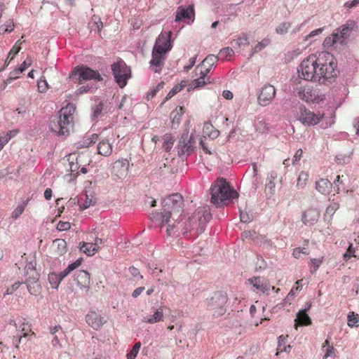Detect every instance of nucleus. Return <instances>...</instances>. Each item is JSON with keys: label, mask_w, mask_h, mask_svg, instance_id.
I'll use <instances>...</instances> for the list:
<instances>
[{"label": "nucleus", "mask_w": 359, "mask_h": 359, "mask_svg": "<svg viewBox=\"0 0 359 359\" xmlns=\"http://www.w3.org/2000/svg\"><path fill=\"white\" fill-rule=\"evenodd\" d=\"M24 207L22 205H18L12 212V217L15 219L18 218L24 212Z\"/></svg>", "instance_id": "nucleus-56"}, {"label": "nucleus", "mask_w": 359, "mask_h": 359, "mask_svg": "<svg viewBox=\"0 0 359 359\" xmlns=\"http://www.w3.org/2000/svg\"><path fill=\"white\" fill-rule=\"evenodd\" d=\"M203 132L205 136H208L212 140L217 138L219 135V131L217 130L211 123L206 122L203 125Z\"/></svg>", "instance_id": "nucleus-28"}, {"label": "nucleus", "mask_w": 359, "mask_h": 359, "mask_svg": "<svg viewBox=\"0 0 359 359\" xmlns=\"http://www.w3.org/2000/svg\"><path fill=\"white\" fill-rule=\"evenodd\" d=\"M22 282H20V281H17L15 282V283H13L10 287H8L7 290H6V294H12L16 290H18L19 288V287L20 286V285L22 284Z\"/></svg>", "instance_id": "nucleus-59"}, {"label": "nucleus", "mask_w": 359, "mask_h": 359, "mask_svg": "<svg viewBox=\"0 0 359 359\" xmlns=\"http://www.w3.org/2000/svg\"><path fill=\"white\" fill-rule=\"evenodd\" d=\"M276 95V89L271 84H265L260 90L258 96V102L262 106L269 105L274 99Z\"/></svg>", "instance_id": "nucleus-17"}, {"label": "nucleus", "mask_w": 359, "mask_h": 359, "mask_svg": "<svg viewBox=\"0 0 359 359\" xmlns=\"http://www.w3.org/2000/svg\"><path fill=\"white\" fill-rule=\"evenodd\" d=\"M210 201L219 206L224 201L238 198V194L231 189L224 178L217 179L210 187Z\"/></svg>", "instance_id": "nucleus-3"}, {"label": "nucleus", "mask_w": 359, "mask_h": 359, "mask_svg": "<svg viewBox=\"0 0 359 359\" xmlns=\"http://www.w3.org/2000/svg\"><path fill=\"white\" fill-rule=\"evenodd\" d=\"M165 52L153 49L152 57L149 62L150 67L154 72H160L164 65L166 58Z\"/></svg>", "instance_id": "nucleus-19"}, {"label": "nucleus", "mask_w": 359, "mask_h": 359, "mask_svg": "<svg viewBox=\"0 0 359 359\" xmlns=\"http://www.w3.org/2000/svg\"><path fill=\"white\" fill-rule=\"evenodd\" d=\"M91 29H97L98 32H100L103 27L102 22L99 20V22H97L94 23L93 25H91L90 26Z\"/></svg>", "instance_id": "nucleus-64"}, {"label": "nucleus", "mask_w": 359, "mask_h": 359, "mask_svg": "<svg viewBox=\"0 0 359 359\" xmlns=\"http://www.w3.org/2000/svg\"><path fill=\"white\" fill-rule=\"evenodd\" d=\"M299 121L305 126H311L320 123L324 117V114L320 112L314 113L302 105L299 107Z\"/></svg>", "instance_id": "nucleus-13"}, {"label": "nucleus", "mask_w": 359, "mask_h": 359, "mask_svg": "<svg viewBox=\"0 0 359 359\" xmlns=\"http://www.w3.org/2000/svg\"><path fill=\"white\" fill-rule=\"evenodd\" d=\"M323 258H319V259H311V268H310V272L311 273H314L317 271L320 265L323 263Z\"/></svg>", "instance_id": "nucleus-44"}, {"label": "nucleus", "mask_w": 359, "mask_h": 359, "mask_svg": "<svg viewBox=\"0 0 359 359\" xmlns=\"http://www.w3.org/2000/svg\"><path fill=\"white\" fill-rule=\"evenodd\" d=\"M218 57L215 55H208L201 62L203 67H209L212 69L213 66L217 62Z\"/></svg>", "instance_id": "nucleus-38"}, {"label": "nucleus", "mask_w": 359, "mask_h": 359, "mask_svg": "<svg viewBox=\"0 0 359 359\" xmlns=\"http://www.w3.org/2000/svg\"><path fill=\"white\" fill-rule=\"evenodd\" d=\"M71 228V224L69 222L60 221L57 225V229L59 231H67Z\"/></svg>", "instance_id": "nucleus-55"}, {"label": "nucleus", "mask_w": 359, "mask_h": 359, "mask_svg": "<svg viewBox=\"0 0 359 359\" xmlns=\"http://www.w3.org/2000/svg\"><path fill=\"white\" fill-rule=\"evenodd\" d=\"M171 36V31L161 32L156 40L153 49L168 53L172 48Z\"/></svg>", "instance_id": "nucleus-18"}, {"label": "nucleus", "mask_w": 359, "mask_h": 359, "mask_svg": "<svg viewBox=\"0 0 359 359\" xmlns=\"http://www.w3.org/2000/svg\"><path fill=\"white\" fill-rule=\"evenodd\" d=\"M23 37L24 36H22L21 37V39H19L15 43V45L13 46V48L9 51V55H11V54H13V55H16L20 52V50H21V46L25 42V41L22 40L23 39Z\"/></svg>", "instance_id": "nucleus-49"}, {"label": "nucleus", "mask_w": 359, "mask_h": 359, "mask_svg": "<svg viewBox=\"0 0 359 359\" xmlns=\"http://www.w3.org/2000/svg\"><path fill=\"white\" fill-rule=\"evenodd\" d=\"M309 172L306 171H301L297 180V187L298 189H303L306 185V183L309 180Z\"/></svg>", "instance_id": "nucleus-35"}, {"label": "nucleus", "mask_w": 359, "mask_h": 359, "mask_svg": "<svg viewBox=\"0 0 359 359\" xmlns=\"http://www.w3.org/2000/svg\"><path fill=\"white\" fill-rule=\"evenodd\" d=\"M163 149L165 151H169L172 148V147L174 144V142H175L174 137L171 134L167 133L163 136Z\"/></svg>", "instance_id": "nucleus-41"}, {"label": "nucleus", "mask_w": 359, "mask_h": 359, "mask_svg": "<svg viewBox=\"0 0 359 359\" xmlns=\"http://www.w3.org/2000/svg\"><path fill=\"white\" fill-rule=\"evenodd\" d=\"M196 141L188 132L184 133L177 145L178 154L180 156H189L195 148Z\"/></svg>", "instance_id": "nucleus-14"}, {"label": "nucleus", "mask_w": 359, "mask_h": 359, "mask_svg": "<svg viewBox=\"0 0 359 359\" xmlns=\"http://www.w3.org/2000/svg\"><path fill=\"white\" fill-rule=\"evenodd\" d=\"M19 330L21 334L22 333H31V335L36 336V333L32 329V324L28 322L26 319H24L22 323L19 326Z\"/></svg>", "instance_id": "nucleus-37"}, {"label": "nucleus", "mask_w": 359, "mask_h": 359, "mask_svg": "<svg viewBox=\"0 0 359 359\" xmlns=\"http://www.w3.org/2000/svg\"><path fill=\"white\" fill-rule=\"evenodd\" d=\"M130 163L127 158H119L111 166V176L116 180L126 178L129 172Z\"/></svg>", "instance_id": "nucleus-15"}, {"label": "nucleus", "mask_w": 359, "mask_h": 359, "mask_svg": "<svg viewBox=\"0 0 359 359\" xmlns=\"http://www.w3.org/2000/svg\"><path fill=\"white\" fill-rule=\"evenodd\" d=\"M54 247H56L55 250L57 255H62L67 252V243L63 239H56L53 241Z\"/></svg>", "instance_id": "nucleus-33"}, {"label": "nucleus", "mask_w": 359, "mask_h": 359, "mask_svg": "<svg viewBox=\"0 0 359 359\" xmlns=\"http://www.w3.org/2000/svg\"><path fill=\"white\" fill-rule=\"evenodd\" d=\"M297 320L301 325H309L311 324V318L305 310L299 311L297 313Z\"/></svg>", "instance_id": "nucleus-36"}, {"label": "nucleus", "mask_w": 359, "mask_h": 359, "mask_svg": "<svg viewBox=\"0 0 359 359\" xmlns=\"http://www.w3.org/2000/svg\"><path fill=\"white\" fill-rule=\"evenodd\" d=\"M75 113L74 104H67L60 109L59 116L50 121L49 128L58 135H67L74 126Z\"/></svg>", "instance_id": "nucleus-2"}, {"label": "nucleus", "mask_w": 359, "mask_h": 359, "mask_svg": "<svg viewBox=\"0 0 359 359\" xmlns=\"http://www.w3.org/2000/svg\"><path fill=\"white\" fill-rule=\"evenodd\" d=\"M194 18V9L193 6H189L187 8L179 7L177 11L175 21L188 20L193 22Z\"/></svg>", "instance_id": "nucleus-21"}, {"label": "nucleus", "mask_w": 359, "mask_h": 359, "mask_svg": "<svg viewBox=\"0 0 359 359\" xmlns=\"http://www.w3.org/2000/svg\"><path fill=\"white\" fill-rule=\"evenodd\" d=\"M97 154L103 156H109L113 151V146L107 139L100 140L97 147Z\"/></svg>", "instance_id": "nucleus-24"}, {"label": "nucleus", "mask_w": 359, "mask_h": 359, "mask_svg": "<svg viewBox=\"0 0 359 359\" xmlns=\"http://www.w3.org/2000/svg\"><path fill=\"white\" fill-rule=\"evenodd\" d=\"M129 271L130 274L134 277H140V279L143 278V276L140 274L139 270L134 266H130L129 268Z\"/></svg>", "instance_id": "nucleus-62"}, {"label": "nucleus", "mask_w": 359, "mask_h": 359, "mask_svg": "<svg viewBox=\"0 0 359 359\" xmlns=\"http://www.w3.org/2000/svg\"><path fill=\"white\" fill-rule=\"evenodd\" d=\"M210 83V78L209 77H203L202 76H200L199 78L196 79L192 81L191 83V88H200L205 84Z\"/></svg>", "instance_id": "nucleus-39"}, {"label": "nucleus", "mask_w": 359, "mask_h": 359, "mask_svg": "<svg viewBox=\"0 0 359 359\" xmlns=\"http://www.w3.org/2000/svg\"><path fill=\"white\" fill-rule=\"evenodd\" d=\"M270 43L269 39H264L262 41L259 42L254 48V52L257 53L266 47Z\"/></svg>", "instance_id": "nucleus-51"}, {"label": "nucleus", "mask_w": 359, "mask_h": 359, "mask_svg": "<svg viewBox=\"0 0 359 359\" xmlns=\"http://www.w3.org/2000/svg\"><path fill=\"white\" fill-rule=\"evenodd\" d=\"M25 269L27 277L25 283L27 290L31 294L37 295L41 290V285L39 283V275L32 263L27 264Z\"/></svg>", "instance_id": "nucleus-12"}, {"label": "nucleus", "mask_w": 359, "mask_h": 359, "mask_svg": "<svg viewBox=\"0 0 359 359\" xmlns=\"http://www.w3.org/2000/svg\"><path fill=\"white\" fill-rule=\"evenodd\" d=\"M74 280L81 288H89L90 284V273L86 271L81 270L76 272Z\"/></svg>", "instance_id": "nucleus-23"}, {"label": "nucleus", "mask_w": 359, "mask_h": 359, "mask_svg": "<svg viewBox=\"0 0 359 359\" xmlns=\"http://www.w3.org/2000/svg\"><path fill=\"white\" fill-rule=\"evenodd\" d=\"M211 69L207 67H203L202 64L196 67L195 71L196 74L202 76L203 77H208V74L210 72Z\"/></svg>", "instance_id": "nucleus-48"}, {"label": "nucleus", "mask_w": 359, "mask_h": 359, "mask_svg": "<svg viewBox=\"0 0 359 359\" xmlns=\"http://www.w3.org/2000/svg\"><path fill=\"white\" fill-rule=\"evenodd\" d=\"M322 349L325 353L323 359H327L328 357H332L335 353V348L333 346L330 345V341L328 339H327L323 343Z\"/></svg>", "instance_id": "nucleus-34"}, {"label": "nucleus", "mask_w": 359, "mask_h": 359, "mask_svg": "<svg viewBox=\"0 0 359 359\" xmlns=\"http://www.w3.org/2000/svg\"><path fill=\"white\" fill-rule=\"evenodd\" d=\"M287 337H285L283 335H281L278 337V348H277V353L276 355H278L279 353H282L283 351L285 352H290L291 346L288 345L287 346H284L283 348H281V346L285 345Z\"/></svg>", "instance_id": "nucleus-40"}, {"label": "nucleus", "mask_w": 359, "mask_h": 359, "mask_svg": "<svg viewBox=\"0 0 359 359\" xmlns=\"http://www.w3.org/2000/svg\"><path fill=\"white\" fill-rule=\"evenodd\" d=\"M318 217L319 214L315 209H309L304 212L302 220L305 224L313 225Z\"/></svg>", "instance_id": "nucleus-25"}, {"label": "nucleus", "mask_w": 359, "mask_h": 359, "mask_svg": "<svg viewBox=\"0 0 359 359\" xmlns=\"http://www.w3.org/2000/svg\"><path fill=\"white\" fill-rule=\"evenodd\" d=\"M296 92L298 97L306 102L319 103L325 99V95L321 90L310 86H300Z\"/></svg>", "instance_id": "nucleus-10"}, {"label": "nucleus", "mask_w": 359, "mask_h": 359, "mask_svg": "<svg viewBox=\"0 0 359 359\" xmlns=\"http://www.w3.org/2000/svg\"><path fill=\"white\" fill-rule=\"evenodd\" d=\"M348 325L351 327L359 326V315L351 312L348 315Z\"/></svg>", "instance_id": "nucleus-42"}, {"label": "nucleus", "mask_w": 359, "mask_h": 359, "mask_svg": "<svg viewBox=\"0 0 359 359\" xmlns=\"http://www.w3.org/2000/svg\"><path fill=\"white\" fill-rule=\"evenodd\" d=\"M98 140V135L93 133L91 135H88L83 137V140L78 142L77 147L78 148H85L88 147L91 144L95 143Z\"/></svg>", "instance_id": "nucleus-27"}, {"label": "nucleus", "mask_w": 359, "mask_h": 359, "mask_svg": "<svg viewBox=\"0 0 359 359\" xmlns=\"http://www.w3.org/2000/svg\"><path fill=\"white\" fill-rule=\"evenodd\" d=\"M111 70L116 82L120 88H123L127 84V81L130 77V69L123 60H119L111 65Z\"/></svg>", "instance_id": "nucleus-11"}, {"label": "nucleus", "mask_w": 359, "mask_h": 359, "mask_svg": "<svg viewBox=\"0 0 359 359\" xmlns=\"http://www.w3.org/2000/svg\"><path fill=\"white\" fill-rule=\"evenodd\" d=\"M302 155H303V151L302 149H298L294 156H293V160H292V164L293 165H295L297 163V162H298L299 161H300V159L302 158Z\"/></svg>", "instance_id": "nucleus-60"}, {"label": "nucleus", "mask_w": 359, "mask_h": 359, "mask_svg": "<svg viewBox=\"0 0 359 359\" xmlns=\"http://www.w3.org/2000/svg\"><path fill=\"white\" fill-rule=\"evenodd\" d=\"M233 54V50L229 47L224 48L220 50L219 57L222 60H228Z\"/></svg>", "instance_id": "nucleus-47"}, {"label": "nucleus", "mask_w": 359, "mask_h": 359, "mask_svg": "<svg viewBox=\"0 0 359 359\" xmlns=\"http://www.w3.org/2000/svg\"><path fill=\"white\" fill-rule=\"evenodd\" d=\"M339 208V204L338 203H332L327 208H326V214L332 215Z\"/></svg>", "instance_id": "nucleus-54"}, {"label": "nucleus", "mask_w": 359, "mask_h": 359, "mask_svg": "<svg viewBox=\"0 0 359 359\" xmlns=\"http://www.w3.org/2000/svg\"><path fill=\"white\" fill-rule=\"evenodd\" d=\"M228 301V296L226 292L217 291L206 300L208 309L212 312L215 317L223 316L226 313L225 304Z\"/></svg>", "instance_id": "nucleus-9"}, {"label": "nucleus", "mask_w": 359, "mask_h": 359, "mask_svg": "<svg viewBox=\"0 0 359 359\" xmlns=\"http://www.w3.org/2000/svg\"><path fill=\"white\" fill-rule=\"evenodd\" d=\"M163 212L156 213L154 216L162 227L167 225L166 232L168 236H171L176 227L174 217L180 215L182 211L183 198L180 194H175L165 198L163 201Z\"/></svg>", "instance_id": "nucleus-1"}, {"label": "nucleus", "mask_w": 359, "mask_h": 359, "mask_svg": "<svg viewBox=\"0 0 359 359\" xmlns=\"http://www.w3.org/2000/svg\"><path fill=\"white\" fill-rule=\"evenodd\" d=\"M32 65V59L29 57L20 65L19 69L23 72L29 66Z\"/></svg>", "instance_id": "nucleus-61"}, {"label": "nucleus", "mask_w": 359, "mask_h": 359, "mask_svg": "<svg viewBox=\"0 0 359 359\" xmlns=\"http://www.w3.org/2000/svg\"><path fill=\"white\" fill-rule=\"evenodd\" d=\"M15 25L12 20L7 21L4 25L0 27V34L6 32H11L14 29Z\"/></svg>", "instance_id": "nucleus-45"}, {"label": "nucleus", "mask_w": 359, "mask_h": 359, "mask_svg": "<svg viewBox=\"0 0 359 359\" xmlns=\"http://www.w3.org/2000/svg\"><path fill=\"white\" fill-rule=\"evenodd\" d=\"M184 107H180L172 111L170 116L172 118V128H177L180 123L182 115L184 114Z\"/></svg>", "instance_id": "nucleus-29"}, {"label": "nucleus", "mask_w": 359, "mask_h": 359, "mask_svg": "<svg viewBox=\"0 0 359 359\" xmlns=\"http://www.w3.org/2000/svg\"><path fill=\"white\" fill-rule=\"evenodd\" d=\"M355 249L352 244H350L346 252L344 254L343 257L345 260H348L351 257H356L355 255Z\"/></svg>", "instance_id": "nucleus-52"}, {"label": "nucleus", "mask_w": 359, "mask_h": 359, "mask_svg": "<svg viewBox=\"0 0 359 359\" xmlns=\"http://www.w3.org/2000/svg\"><path fill=\"white\" fill-rule=\"evenodd\" d=\"M211 218L212 215L209 208L205 206L197 208L186 222L184 233L195 230L197 234L201 233L204 231L205 224Z\"/></svg>", "instance_id": "nucleus-6"}, {"label": "nucleus", "mask_w": 359, "mask_h": 359, "mask_svg": "<svg viewBox=\"0 0 359 359\" xmlns=\"http://www.w3.org/2000/svg\"><path fill=\"white\" fill-rule=\"evenodd\" d=\"M86 321L89 326L95 330H100L107 323L104 317L95 311L88 312L86 316Z\"/></svg>", "instance_id": "nucleus-20"}, {"label": "nucleus", "mask_w": 359, "mask_h": 359, "mask_svg": "<svg viewBox=\"0 0 359 359\" xmlns=\"http://www.w3.org/2000/svg\"><path fill=\"white\" fill-rule=\"evenodd\" d=\"M317 59L318 82L324 83L337 76V62L333 55L327 51L321 52L317 55Z\"/></svg>", "instance_id": "nucleus-4"}, {"label": "nucleus", "mask_w": 359, "mask_h": 359, "mask_svg": "<svg viewBox=\"0 0 359 359\" xmlns=\"http://www.w3.org/2000/svg\"><path fill=\"white\" fill-rule=\"evenodd\" d=\"M317 55L311 54L304 59L297 72L299 76L306 81H318Z\"/></svg>", "instance_id": "nucleus-7"}, {"label": "nucleus", "mask_w": 359, "mask_h": 359, "mask_svg": "<svg viewBox=\"0 0 359 359\" xmlns=\"http://www.w3.org/2000/svg\"><path fill=\"white\" fill-rule=\"evenodd\" d=\"M356 27L353 20H348L340 28L335 29L333 33L327 36L323 41V46L327 49H337L346 44L350 36V32Z\"/></svg>", "instance_id": "nucleus-5"}, {"label": "nucleus", "mask_w": 359, "mask_h": 359, "mask_svg": "<svg viewBox=\"0 0 359 359\" xmlns=\"http://www.w3.org/2000/svg\"><path fill=\"white\" fill-rule=\"evenodd\" d=\"M22 339L19 336H14L13 338V344L15 348H20V344L22 343Z\"/></svg>", "instance_id": "nucleus-63"}, {"label": "nucleus", "mask_w": 359, "mask_h": 359, "mask_svg": "<svg viewBox=\"0 0 359 359\" xmlns=\"http://www.w3.org/2000/svg\"><path fill=\"white\" fill-rule=\"evenodd\" d=\"M331 183L327 179L321 178L316 183V189L323 194L329 193Z\"/></svg>", "instance_id": "nucleus-30"}, {"label": "nucleus", "mask_w": 359, "mask_h": 359, "mask_svg": "<svg viewBox=\"0 0 359 359\" xmlns=\"http://www.w3.org/2000/svg\"><path fill=\"white\" fill-rule=\"evenodd\" d=\"M302 280H299L296 281L295 286H294L291 289V290L289 292L288 295H294L295 294V292H298V291L302 290Z\"/></svg>", "instance_id": "nucleus-57"}, {"label": "nucleus", "mask_w": 359, "mask_h": 359, "mask_svg": "<svg viewBox=\"0 0 359 359\" xmlns=\"http://www.w3.org/2000/svg\"><path fill=\"white\" fill-rule=\"evenodd\" d=\"M22 71L19 68L11 72L8 78L6 81V83H9L11 81L18 79Z\"/></svg>", "instance_id": "nucleus-53"}, {"label": "nucleus", "mask_w": 359, "mask_h": 359, "mask_svg": "<svg viewBox=\"0 0 359 359\" xmlns=\"http://www.w3.org/2000/svg\"><path fill=\"white\" fill-rule=\"evenodd\" d=\"M37 86L39 93H46L49 88L48 82L44 76H41L39 79L37 83Z\"/></svg>", "instance_id": "nucleus-43"}, {"label": "nucleus", "mask_w": 359, "mask_h": 359, "mask_svg": "<svg viewBox=\"0 0 359 359\" xmlns=\"http://www.w3.org/2000/svg\"><path fill=\"white\" fill-rule=\"evenodd\" d=\"M291 27L290 22H283L280 24L276 29V32L279 34H285Z\"/></svg>", "instance_id": "nucleus-50"}, {"label": "nucleus", "mask_w": 359, "mask_h": 359, "mask_svg": "<svg viewBox=\"0 0 359 359\" xmlns=\"http://www.w3.org/2000/svg\"><path fill=\"white\" fill-rule=\"evenodd\" d=\"M248 281L253 285L256 290L262 292V293L266 292L270 288L269 280L264 278L253 277L248 280Z\"/></svg>", "instance_id": "nucleus-22"}, {"label": "nucleus", "mask_w": 359, "mask_h": 359, "mask_svg": "<svg viewBox=\"0 0 359 359\" xmlns=\"http://www.w3.org/2000/svg\"><path fill=\"white\" fill-rule=\"evenodd\" d=\"M277 177V174L272 172L268 179V182L265 185V191L267 194L272 195L275 192L276 183L275 180Z\"/></svg>", "instance_id": "nucleus-31"}, {"label": "nucleus", "mask_w": 359, "mask_h": 359, "mask_svg": "<svg viewBox=\"0 0 359 359\" xmlns=\"http://www.w3.org/2000/svg\"><path fill=\"white\" fill-rule=\"evenodd\" d=\"M80 250L88 256H92L97 252V248H95L93 243H81Z\"/></svg>", "instance_id": "nucleus-32"}, {"label": "nucleus", "mask_w": 359, "mask_h": 359, "mask_svg": "<svg viewBox=\"0 0 359 359\" xmlns=\"http://www.w3.org/2000/svg\"><path fill=\"white\" fill-rule=\"evenodd\" d=\"M81 264L80 260H76L72 264H70L67 269L59 273H50L48 275V282L53 288H57L60 283L64 278L68 276L73 270L79 267Z\"/></svg>", "instance_id": "nucleus-16"}, {"label": "nucleus", "mask_w": 359, "mask_h": 359, "mask_svg": "<svg viewBox=\"0 0 359 359\" xmlns=\"http://www.w3.org/2000/svg\"><path fill=\"white\" fill-rule=\"evenodd\" d=\"M240 219L242 222L247 223L252 220V217L248 212L241 211Z\"/></svg>", "instance_id": "nucleus-58"}, {"label": "nucleus", "mask_w": 359, "mask_h": 359, "mask_svg": "<svg viewBox=\"0 0 359 359\" xmlns=\"http://www.w3.org/2000/svg\"><path fill=\"white\" fill-rule=\"evenodd\" d=\"M164 318L163 311L161 308L156 309L153 315L144 316L142 321L149 324H154L163 321Z\"/></svg>", "instance_id": "nucleus-26"}, {"label": "nucleus", "mask_w": 359, "mask_h": 359, "mask_svg": "<svg viewBox=\"0 0 359 359\" xmlns=\"http://www.w3.org/2000/svg\"><path fill=\"white\" fill-rule=\"evenodd\" d=\"M69 78L74 83H78L79 84H81L87 81H100L103 80L98 71L83 65L75 67L72 71Z\"/></svg>", "instance_id": "nucleus-8"}, {"label": "nucleus", "mask_w": 359, "mask_h": 359, "mask_svg": "<svg viewBox=\"0 0 359 359\" xmlns=\"http://www.w3.org/2000/svg\"><path fill=\"white\" fill-rule=\"evenodd\" d=\"M141 343L140 341L135 343L132 350L127 354L128 359H135L140 349Z\"/></svg>", "instance_id": "nucleus-46"}]
</instances>
